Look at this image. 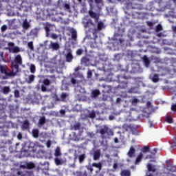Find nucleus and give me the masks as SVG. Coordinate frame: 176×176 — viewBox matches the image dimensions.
I'll use <instances>...</instances> for the list:
<instances>
[{
  "instance_id": "2f4dec72",
  "label": "nucleus",
  "mask_w": 176,
  "mask_h": 176,
  "mask_svg": "<svg viewBox=\"0 0 176 176\" xmlns=\"http://www.w3.org/2000/svg\"><path fill=\"white\" fill-rule=\"evenodd\" d=\"M26 168L28 170H32V168H35V164L29 162L26 164Z\"/></svg>"
},
{
  "instance_id": "6e6552de",
  "label": "nucleus",
  "mask_w": 176,
  "mask_h": 176,
  "mask_svg": "<svg viewBox=\"0 0 176 176\" xmlns=\"http://www.w3.org/2000/svg\"><path fill=\"white\" fill-rule=\"evenodd\" d=\"M44 30L45 31V35L47 36V38H49V36H50V28H52V27H53V25L49 23H46L45 24L44 23Z\"/></svg>"
},
{
  "instance_id": "f03ea898",
  "label": "nucleus",
  "mask_w": 176,
  "mask_h": 176,
  "mask_svg": "<svg viewBox=\"0 0 176 176\" xmlns=\"http://www.w3.org/2000/svg\"><path fill=\"white\" fill-rule=\"evenodd\" d=\"M100 134L101 135V138H102V140H105L107 139L105 134H107V135L109 136H112L113 135V131L108 128V126H105L104 128L100 130Z\"/></svg>"
},
{
  "instance_id": "c756f323",
  "label": "nucleus",
  "mask_w": 176,
  "mask_h": 176,
  "mask_svg": "<svg viewBox=\"0 0 176 176\" xmlns=\"http://www.w3.org/2000/svg\"><path fill=\"white\" fill-rule=\"evenodd\" d=\"M147 168L148 170L151 172V173H155L156 172V168H155V166H153L152 164H148L147 165Z\"/></svg>"
},
{
  "instance_id": "a211bd4d",
  "label": "nucleus",
  "mask_w": 176,
  "mask_h": 176,
  "mask_svg": "<svg viewBox=\"0 0 176 176\" xmlns=\"http://www.w3.org/2000/svg\"><path fill=\"white\" fill-rule=\"evenodd\" d=\"M142 60H143L145 67H146L148 68V67H149V65H151V61L149 60V58H148V56H146V55H144L142 58Z\"/></svg>"
},
{
  "instance_id": "2eb2a0df",
  "label": "nucleus",
  "mask_w": 176,
  "mask_h": 176,
  "mask_svg": "<svg viewBox=\"0 0 176 176\" xmlns=\"http://www.w3.org/2000/svg\"><path fill=\"white\" fill-rule=\"evenodd\" d=\"M26 83L28 85H31V83H33L34 80H35V75L30 74L28 76V78L25 79Z\"/></svg>"
},
{
  "instance_id": "393cba45",
  "label": "nucleus",
  "mask_w": 176,
  "mask_h": 176,
  "mask_svg": "<svg viewBox=\"0 0 176 176\" xmlns=\"http://www.w3.org/2000/svg\"><path fill=\"white\" fill-rule=\"evenodd\" d=\"M32 134L34 138H38V137H39V129H33L32 131Z\"/></svg>"
},
{
  "instance_id": "4be33fe9",
  "label": "nucleus",
  "mask_w": 176,
  "mask_h": 176,
  "mask_svg": "<svg viewBox=\"0 0 176 176\" xmlns=\"http://www.w3.org/2000/svg\"><path fill=\"white\" fill-rule=\"evenodd\" d=\"M100 94H101V93L100 92V90L95 89V90L92 91V92H91V97H93V98H96L98 97V96H100Z\"/></svg>"
},
{
  "instance_id": "5fc2aeb1",
  "label": "nucleus",
  "mask_w": 176,
  "mask_h": 176,
  "mask_svg": "<svg viewBox=\"0 0 176 176\" xmlns=\"http://www.w3.org/2000/svg\"><path fill=\"white\" fill-rule=\"evenodd\" d=\"M146 24H147V25H148V27H150L151 28H152V27H153V25H154L153 22H151V21H147V22H146Z\"/></svg>"
},
{
  "instance_id": "5701e85b",
  "label": "nucleus",
  "mask_w": 176,
  "mask_h": 176,
  "mask_svg": "<svg viewBox=\"0 0 176 176\" xmlns=\"http://www.w3.org/2000/svg\"><path fill=\"white\" fill-rule=\"evenodd\" d=\"M80 122H76V124L71 126V129L75 131L80 130Z\"/></svg>"
},
{
  "instance_id": "de8ad7c7",
  "label": "nucleus",
  "mask_w": 176,
  "mask_h": 176,
  "mask_svg": "<svg viewBox=\"0 0 176 176\" xmlns=\"http://www.w3.org/2000/svg\"><path fill=\"white\" fill-rule=\"evenodd\" d=\"M6 30H8V25H3L1 28V32H5V31H6Z\"/></svg>"
},
{
  "instance_id": "79ce46f5",
  "label": "nucleus",
  "mask_w": 176,
  "mask_h": 176,
  "mask_svg": "<svg viewBox=\"0 0 176 176\" xmlns=\"http://www.w3.org/2000/svg\"><path fill=\"white\" fill-rule=\"evenodd\" d=\"M67 96H68V94H67V93L63 92L60 95V98L62 101H64Z\"/></svg>"
},
{
  "instance_id": "0eeeda50",
  "label": "nucleus",
  "mask_w": 176,
  "mask_h": 176,
  "mask_svg": "<svg viewBox=\"0 0 176 176\" xmlns=\"http://www.w3.org/2000/svg\"><path fill=\"white\" fill-rule=\"evenodd\" d=\"M84 27L85 28H88L89 29L88 31H89V32H91V31H94V34L96 25L94 24V23H93V21H91V19H89L87 22L84 23Z\"/></svg>"
},
{
  "instance_id": "680f3d73",
  "label": "nucleus",
  "mask_w": 176,
  "mask_h": 176,
  "mask_svg": "<svg viewBox=\"0 0 176 176\" xmlns=\"http://www.w3.org/2000/svg\"><path fill=\"white\" fill-rule=\"evenodd\" d=\"M81 172L82 173V175H83L84 176H87V170L84 169V170H82V171H81Z\"/></svg>"
},
{
  "instance_id": "b1692460",
  "label": "nucleus",
  "mask_w": 176,
  "mask_h": 176,
  "mask_svg": "<svg viewBox=\"0 0 176 176\" xmlns=\"http://www.w3.org/2000/svg\"><path fill=\"white\" fill-rule=\"evenodd\" d=\"M141 152L142 153H148V152H151V147H149V146H144L141 148Z\"/></svg>"
},
{
  "instance_id": "e2e57ef3",
  "label": "nucleus",
  "mask_w": 176,
  "mask_h": 176,
  "mask_svg": "<svg viewBox=\"0 0 176 176\" xmlns=\"http://www.w3.org/2000/svg\"><path fill=\"white\" fill-rule=\"evenodd\" d=\"M132 102H133V104H137V102H140V100L138 98H134L133 99Z\"/></svg>"
},
{
  "instance_id": "58836bf2",
  "label": "nucleus",
  "mask_w": 176,
  "mask_h": 176,
  "mask_svg": "<svg viewBox=\"0 0 176 176\" xmlns=\"http://www.w3.org/2000/svg\"><path fill=\"white\" fill-rule=\"evenodd\" d=\"M169 168V171H172L173 173H175L176 172V168L175 166L173 164H170L168 166Z\"/></svg>"
},
{
  "instance_id": "cd10ccee",
  "label": "nucleus",
  "mask_w": 176,
  "mask_h": 176,
  "mask_svg": "<svg viewBox=\"0 0 176 176\" xmlns=\"http://www.w3.org/2000/svg\"><path fill=\"white\" fill-rule=\"evenodd\" d=\"M45 123H46V117L45 116L41 117L40 119L38 120V124L40 126H43Z\"/></svg>"
},
{
  "instance_id": "4c0bfd02",
  "label": "nucleus",
  "mask_w": 176,
  "mask_h": 176,
  "mask_svg": "<svg viewBox=\"0 0 176 176\" xmlns=\"http://www.w3.org/2000/svg\"><path fill=\"white\" fill-rule=\"evenodd\" d=\"M44 86H50V80L46 78L43 81Z\"/></svg>"
},
{
  "instance_id": "9b49d317",
  "label": "nucleus",
  "mask_w": 176,
  "mask_h": 176,
  "mask_svg": "<svg viewBox=\"0 0 176 176\" xmlns=\"http://www.w3.org/2000/svg\"><path fill=\"white\" fill-rule=\"evenodd\" d=\"M104 28V22L99 21L98 22L97 28L95 27L94 34H97L98 31H101Z\"/></svg>"
},
{
  "instance_id": "aec40b11",
  "label": "nucleus",
  "mask_w": 176,
  "mask_h": 176,
  "mask_svg": "<svg viewBox=\"0 0 176 176\" xmlns=\"http://www.w3.org/2000/svg\"><path fill=\"white\" fill-rule=\"evenodd\" d=\"M92 167H95L96 168H98L99 171H101L102 170V163L101 162H94L91 164Z\"/></svg>"
},
{
  "instance_id": "1a4fd4ad",
  "label": "nucleus",
  "mask_w": 176,
  "mask_h": 176,
  "mask_svg": "<svg viewBox=\"0 0 176 176\" xmlns=\"http://www.w3.org/2000/svg\"><path fill=\"white\" fill-rule=\"evenodd\" d=\"M100 157H101V150L97 149L94 151L93 153V159L96 162L97 160H100Z\"/></svg>"
},
{
  "instance_id": "052dcab7",
  "label": "nucleus",
  "mask_w": 176,
  "mask_h": 176,
  "mask_svg": "<svg viewBox=\"0 0 176 176\" xmlns=\"http://www.w3.org/2000/svg\"><path fill=\"white\" fill-rule=\"evenodd\" d=\"M17 138L18 140H22L23 138V135L21 134V133H19L17 135Z\"/></svg>"
},
{
  "instance_id": "4d7b16f0",
  "label": "nucleus",
  "mask_w": 176,
  "mask_h": 176,
  "mask_svg": "<svg viewBox=\"0 0 176 176\" xmlns=\"http://www.w3.org/2000/svg\"><path fill=\"white\" fill-rule=\"evenodd\" d=\"M65 9H66V10H71V6H69V4H65Z\"/></svg>"
},
{
  "instance_id": "a19ab883",
  "label": "nucleus",
  "mask_w": 176,
  "mask_h": 176,
  "mask_svg": "<svg viewBox=\"0 0 176 176\" xmlns=\"http://www.w3.org/2000/svg\"><path fill=\"white\" fill-rule=\"evenodd\" d=\"M35 71H36L35 65L32 64L30 65V72H31V74H35Z\"/></svg>"
},
{
  "instance_id": "603ef678",
  "label": "nucleus",
  "mask_w": 176,
  "mask_h": 176,
  "mask_svg": "<svg viewBox=\"0 0 176 176\" xmlns=\"http://www.w3.org/2000/svg\"><path fill=\"white\" fill-rule=\"evenodd\" d=\"M51 38H52V39H57V38H58V35L53 33L51 34Z\"/></svg>"
},
{
  "instance_id": "13d9d810",
  "label": "nucleus",
  "mask_w": 176,
  "mask_h": 176,
  "mask_svg": "<svg viewBox=\"0 0 176 176\" xmlns=\"http://www.w3.org/2000/svg\"><path fill=\"white\" fill-rule=\"evenodd\" d=\"M171 111H173V112H176V103L171 106Z\"/></svg>"
},
{
  "instance_id": "bf43d9fd",
  "label": "nucleus",
  "mask_w": 176,
  "mask_h": 176,
  "mask_svg": "<svg viewBox=\"0 0 176 176\" xmlns=\"http://www.w3.org/2000/svg\"><path fill=\"white\" fill-rule=\"evenodd\" d=\"M76 176H84L82 171H77L76 172Z\"/></svg>"
},
{
  "instance_id": "f3484780",
  "label": "nucleus",
  "mask_w": 176,
  "mask_h": 176,
  "mask_svg": "<svg viewBox=\"0 0 176 176\" xmlns=\"http://www.w3.org/2000/svg\"><path fill=\"white\" fill-rule=\"evenodd\" d=\"M23 29L25 30V31H28V28L31 27L30 25V23H28V21H27V19H25L22 23Z\"/></svg>"
},
{
  "instance_id": "338daca9",
  "label": "nucleus",
  "mask_w": 176,
  "mask_h": 176,
  "mask_svg": "<svg viewBox=\"0 0 176 176\" xmlns=\"http://www.w3.org/2000/svg\"><path fill=\"white\" fill-rule=\"evenodd\" d=\"M59 112H60V115H65V109H60Z\"/></svg>"
},
{
  "instance_id": "e433bc0d",
  "label": "nucleus",
  "mask_w": 176,
  "mask_h": 176,
  "mask_svg": "<svg viewBox=\"0 0 176 176\" xmlns=\"http://www.w3.org/2000/svg\"><path fill=\"white\" fill-rule=\"evenodd\" d=\"M166 122H167V123H169L170 124L174 123V120H173V117H171V116L166 117Z\"/></svg>"
},
{
  "instance_id": "8fccbe9b",
  "label": "nucleus",
  "mask_w": 176,
  "mask_h": 176,
  "mask_svg": "<svg viewBox=\"0 0 176 176\" xmlns=\"http://www.w3.org/2000/svg\"><path fill=\"white\" fill-rule=\"evenodd\" d=\"M38 28H34L31 30V33L33 34L34 35L38 34Z\"/></svg>"
},
{
  "instance_id": "7ed1b4c3",
  "label": "nucleus",
  "mask_w": 176,
  "mask_h": 176,
  "mask_svg": "<svg viewBox=\"0 0 176 176\" xmlns=\"http://www.w3.org/2000/svg\"><path fill=\"white\" fill-rule=\"evenodd\" d=\"M118 82L119 83L118 87L119 89H126L127 87V83H129V81H127V77L122 76H118Z\"/></svg>"
},
{
  "instance_id": "7c9ffc66",
  "label": "nucleus",
  "mask_w": 176,
  "mask_h": 176,
  "mask_svg": "<svg viewBox=\"0 0 176 176\" xmlns=\"http://www.w3.org/2000/svg\"><path fill=\"white\" fill-rule=\"evenodd\" d=\"M131 172L129 170H122L121 171V175L122 176H130L131 175Z\"/></svg>"
},
{
  "instance_id": "a18cd8bd",
  "label": "nucleus",
  "mask_w": 176,
  "mask_h": 176,
  "mask_svg": "<svg viewBox=\"0 0 176 176\" xmlns=\"http://www.w3.org/2000/svg\"><path fill=\"white\" fill-rule=\"evenodd\" d=\"M86 168H87V171H90V173L93 174V171L94 170V169L93 168V166H86Z\"/></svg>"
},
{
  "instance_id": "dca6fc26",
  "label": "nucleus",
  "mask_w": 176,
  "mask_h": 176,
  "mask_svg": "<svg viewBox=\"0 0 176 176\" xmlns=\"http://www.w3.org/2000/svg\"><path fill=\"white\" fill-rule=\"evenodd\" d=\"M50 47V49H52V50H58V49H60V45L58 43L51 42Z\"/></svg>"
},
{
  "instance_id": "c9c22d12",
  "label": "nucleus",
  "mask_w": 176,
  "mask_h": 176,
  "mask_svg": "<svg viewBox=\"0 0 176 176\" xmlns=\"http://www.w3.org/2000/svg\"><path fill=\"white\" fill-rule=\"evenodd\" d=\"M55 156H56V157L58 156H61V151L58 147L56 148L55 150Z\"/></svg>"
},
{
  "instance_id": "3c124183",
  "label": "nucleus",
  "mask_w": 176,
  "mask_h": 176,
  "mask_svg": "<svg viewBox=\"0 0 176 176\" xmlns=\"http://www.w3.org/2000/svg\"><path fill=\"white\" fill-rule=\"evenodd\" d=\"M89 118H91V119H94V118H96V113L94 112L90 113L89 114Z\"/></svg>"
},
{
  "instance_id": "f257e3e1",
  "label": "nucleus",
  "mask_w": 176,
  "mask_h": 176,
  "mask_svg": "<svg viewBox=\"0 0 176 176\" xmlns=\"http://www.w3.org/2000/svg\"><path fill=\"white\" fill-rule=\"evenodd\" d=\"M14 61L15 63H12V67L14 68L12 71L15 70V73L17 74V72H19V65H21L23 64V58H21V55H16Z\"/></svg>"
},
{
  "instance_id": "473e14b6",
  "label": "nucleus",
  "mask_w": 176,
  "mask_h": 176,
  "mask_svg": "<svg viewBox=\"0 0 176 176\" xmlns=\"http://www.w3.org/2000/svg\"><path fill=\"white\" fill-rule=\"evenodd\" d=\"M22 127H23V129H27L30 127V122L28 121V120H25L23 122V123L22 124Z\"/></svg>"
},
{
  "instance_id": "c85d7f7f",
  "label": "nucleus",
  "mask_w": 176,
  "mask_h": 176,
  "mask_svg": "<svg viewBox=\"0 0 176 176\" xmlns=\"http://www.w3.org/2000/svg\"><path fill=\"white\" fill-rule=\"evenodd\" d=\"M151 80H153L154 83H157V82L160 80V78H159V74H154L151 77Z\"/></svg>"
},
{
  "instance_id": "6e6d98bb",
  "label": "nucleus",
  "mask_w": 176,
  "mask_h": 176,
  "mask_svg": "<svg viewBox=\"0 0 176 176\" xmlns=\"http://www.w3.org/2000/svg\"><path fill=\"white\" fill-rule=\"evenodd\" d=\"M46 146H47V148H50V146H52V141L47 140V142L46 143Z\"/></svg>"
},
{
  "instance_id": "864d4df0",
  "label": "nucleus",
  "mask_w": 176,
  "mask_h": 176,
  "mask_svg": "<svg viewBox=\"0 0 176 176\" xmlns=\"http://www.w3.org/2000/svg\"><path fill=\"white\" fill-rule=\"evenodd\" d=\"M41 91L45 92V91H47V88L46 87V86H45L44 85H41Z\"/></svg>"
},
{
  "instance_id": "f704fd0d",
  "label": "nucleus",
  "mask_w": 176,
  "mask_h": 176,
  "mask_svg": "<svg viewBox=\"0 0 176 176\" xmlns=\"http://www.w3.org/2000/svg\"><path fill=\"white\" fill-rule=\"evenodd\" d=\"M155 31L156 32H160V31H163V26H162V24H158L156 26Z\"/></svg>"
},
{
  "instance_id": "6ab92c4d",
  "label": "nucleus",
  "mask_w": 176,
  "mask_h": 176,
  "mask_svg": "<svg viewBox=\"0 0 176 176\" xmlns=\"http://www.w3.org/2000/svg\"><path fill=\"white\" fill-rule=\"evenodd\" d=\"M143 158L144 154H142V153H140L136 157L135 164H140V163H141V162L142 161Z\"/></svg>"
},
{
  "instance_id": "20e7f679",
  "label": "nucleus",
  "mask_w": 176,
  "mask_h": 176,
  "mask_svg": "<svg viewBox=\"0 0 176 176\" xmlns=\"http://www.w3.org/2000/svg\"><path fill=\"white\" fill-rule=\"evenodd\" d=\"M8 47L7 48L10 53H20V47L14 46V43L9 42L8 43Z\"/></svg>"
},
{
  "instance_id": "c03bdc74",
  "label": "nucleus",
  "mask_w": 176,
  "mask_h": 176,
  "mask_svg": "<svg viewBox=\"0 0 176 176\" xmlns=\"http://www.w3.org/2000/svg\"><path fill=\"white\" fill-rule=\"evenodd\" d=\"M77 36H78L76 34V30H73L72 32V39H76Z\"/></svg>"
},
{
  "instance_id": "423d86ee",
  "label": "nucleus",
  "mask_w": 176,
  "mask_h": 176,
  "mask_svg": "<svg viewBox=\"0 0 176 176\" xmlns=\"http://www.w3.org/2000/svg\"><path fill=\"white\" fill-rule=\"evenodd\" d=\"M0 72L1 74H4L6 76H14L16 75V72H8V66L6 65H0Z\"/></svg>"
},
{
  "instance_id": "0e129e2a",
  "label": "nucleus",
  "mask_w": 176,
  "mask_h": 176,
  "mask_svg": "<svg viewBox=\"0 0 176 176\" xmlns=\"http://www.w3.org/2000/svg\"><path fill=\"white\" fill-rule=\"evenodd\" d=\"M95 1V3H96L97 5H100V3H102V0H94Z\"/></svg>"
},
{
  "instance_id": "09e8293b",
  "label": "nucleus",
  "mask_w": 176,
  "mask_h": 176,
  "mask_svg": "<svg viewBox=\"0 0 176 176\" xmlns=\"http://www.w3.org/2000/svg\"><path fill=\"white\" fill-rule=\"evenodd\" d=\"M91 76H93V72H91V70H88V72H87L88 79L91 78Z\"/></svg>"
},
{
  "instance_id": "ea45409f",
  "label": "nucleus",
  "mask_w": 176,
  "mask_h": 176,
  "mask_svg": "<svg viewBox=\"0 0 176 176\" xmlns=\"http://www.w3.org/2000/svg\"><path fill=\"white\" fill-rule=\"evenodd\" d=\"M28 46L30 50H34V42L30 41L28 43Z\"/></svg>"
},
{
  "instance_id": "774afa93",
  "label": "nucleus",
  "mask_w": 176,
  "mask_h": 176,
  "mask_svg": "<svg viewBox=\"0 0 176 176\" xmlns=\"http://www.w3.org/2000/svg\"><path fill=\"white\" fill-rule=\"evenodd\" d=\"M173 142L175 145H176V135L174 136L173 139Z\"/></svg>"
},
{
  "instance_id": "49530a36",
  "label": "nucleus",
  "mask_w": 176,
  "mask_h": 176,
  "mask_svg": "<svg viewBox=\"0 0 176 176\" xmlns=\"http://www.w3.org/2000/svg\"><path fill=\"white\" fill-rule=\"evenodd\" d=\"M82 53H83V50L82 49L77 50L76 52L77 56H82Z\"/></svg>"
},
{
  "instance_id": "412c9836",
  "label": "nucleus",
  "mask_w": 176,
  "mask_h": 176,
  "mask_svg": "<svg viewBox=\"0 0 176 176\" xmlns=\"http://www.w3.org/2000/svg\"><path fill=\"white\" fill-rule=\"evenodd\" d=\"M127 155L129 157H133V156L135 155V148H134V147H131Z\"/></svg>"
},
{
  "instance_id": "39448f33",
  "label": "nucleus",
  "mask_w": 176,
  "mask_h": 176,
  "mask_svg": "<svg viewBox=\"0 0 176 176\" xmlns=\"http://www.w3.org/2000/svg\"><path fill=\"white\" fill-rule=\"evenodd\" d=\"M34 142H28L25 144L24 147L22 148L21 152H25L30 153L34 151Z\"/></svg>"
},
{
  "instance_id": "bb28decb",
  "label": "nucleus",
  "mask_w": 176,
  "mask_h": 176,
  "mask_svg": "<svg viewBox=\"0 0 176 176\" xmlns=\"http://www.w3.org/2000/svg\"><path fill=\"white\" fill-rule=\"evenodd\" d=\"M1 90L3 94H9L10 93V87L8 86L3 87Z\"/></svg>"
},
{
  "instance_id": "9d476101",
  "label": "nucleus",
  "mask_w": 176,
  "mask_h": 176,
  "mask_svg": "<svg viewBox=\"0 0 176 176\" xmlns=\"http://www.w3.org/2000/svg\"><path fill=\"white\" fill-rule=\"evenodd\" d=\"M74 60V56L72 55V50L71 49L67 50V53L66 54V61L67 63H71Z\"/></svg>"
},
{
  "instance_id": "4468645a",
  "label": "nucleus",
  "mask_w": 176,
  "mask_h": 176,
  "mask_svg": "<svg viewBox=\"0 0 176 176\" xmlns=\"http://www.w3.org/2000/svg\"><path fill=\"white\" fill-rule=\"evenodd\" d=\"M171 1L173 2L175 4V6H176V0H169L168 1H166V3L164 6V9H170L173 6V3H171Z\"/></svg>"
},
{
  "instance_id": "72a5a7b5",
  "label": "nucleus",
  "mask_w": 176,
  "mask_h": 176,
  "mask_svg": "<svg viewBox=\"0 0 176 176\" xmlns=\"http://www.w3.org/2000/svg\"><path fill=\"white\" fill-rule=\"evenodd\" d=\"M85 159H86V155L85 154H81L78 156V160L79 163L82 164V162H85Z\"/></svg>"
},
{
  "instance_id": "f8f14e48",
  "label": "nucleus",
  "mask_w": 176,
  "mask_h": 176,
  "mask_svg": "<svg viewBox=\"0 0 176 176\" xmlns=\"http://www.w3.org/2000/svg\"><path fill=\"white\" fill-rule=\"evenodd\" d=\"M89 14L90 17L95 19V23H98V19H100V16H98L97 13L93 12L92 10H89Z\"/></svg>"
},
{
  "instance_id": "69168bd1",
  "label": "nucleus",
  "mask_w": 176,
  "mask_h": 176,
  "mask_svg": "<svg viewBox=\"0 0 176 176\" xmlns=\"http://www.w3.org/2000/svg\"><path fill=\"white\" fill-rule=\"evenodd\" d=\"M71 83H72V85H76V80H75V78H72L71 79Z\"/></svg>"
},
{
  "instance_id": "a878e982",
  "label": "nucleus",
  "mask_w": 176,
  "mask_h": 176,
  "mask_svg": "<svg viewBox=\"0 0 176 176\" xmlns=\"http://www.w3.org/2000/svg\"><path fill=\"white\" fill-rule=\"evenodd\" d=\"M54 162H55V164H56V166H61V165L64 164V163H65L64 162V160H60L59 158H55Z\"/></svg>"
},
{
  "instance_id": "ddd939ff",
  "label": "nucleus",
  "mask_w": 176,
  "mask_h": 176,
  "mask_svg": "<svg viewBox=\"0 0 176 176\" xmlns=\"http://www.w3.org/2000/svg\"><path fill=\"white\" fill-rule=\"evenodd\" d=\"M81 64H82V65H85V67H89V65H90V59L87 57H82L81 58Z\"/></svg>"
},
{
  "instance_id": "37998d69",
  "label": "nucleus",
  "mask_w": 176,
  "mask_h": 176,
  "mask_svg": "<svg viewBox=\"0 0 176 176\" xmlns=\"http://www.w3.org/2000/svg\"><path fill=\"white\" fill-rule=\"evenodd\" d=\"M14 95L15 98H19L20 97V91L17 89L14 90Z\"/></svg>"
}]
</instances>
